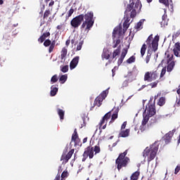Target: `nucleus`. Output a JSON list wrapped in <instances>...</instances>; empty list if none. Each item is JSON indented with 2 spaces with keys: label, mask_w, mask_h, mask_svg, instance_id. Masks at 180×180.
I'll list each match as a JSON object with an SVG mask.
<instances>
[{
  "label": "nucleus",
  "mask_w": 180,
  "mask_h": 180,
  "mask_svg": "<svg viewBox=\"0 0 180 180\" xmlns=\"http://www.w3.org/2000/svg\"><path fill=\"white\" fill-rule=\"evenodd\" d=\"M159 147L160 146L158 145V142L155 141L150 147H146V149L143 150V157L145 158L146 157H148V162L153 161V160L155 158V155H157V153H158Z\"/></svg>",
  "instance_id": "nucleus-1"
},
{
  "label": "nucleus",
  "mask_w": 180,
  "mask_h": 180,
  "mask_svg": "<svg viewBox=\"0 0 180 180\" xmlns=\"http://www.w3.org/2000/svg\"><path fill=\"white\" fill-rule=\"evenodd\" d=\"M129 150H126L124 153H122L119 155L118 158L115 160V165L118 171H120L122 168H126L129 163L130 162V158L126 157L127 155Z\"/></svg>",
  "instance_id": "nucleus-2"
},
{
  "label": "nucleus",
  "mask_w": 180,
  "mask_h": 180,
  "mask_svg": "<svg viewBox=\"0 0 180 180\" xmlns=\"http://www.w3.org/2000/svg\"><path fill=\"white\" fill-rule=\"evenodd\" d=\"M99 153H101V146H99V145H96L94 147L88 146L84 149L82 162H85L88 157L90 160H92V158H94V155H96V154H99Z\"/></svg>",
  "instance_id": "nucleus-3"
},
{
  "label": "nucleus",
  "mask_w": 180,
  "mask_h": 180,
  "mask_svg": "<svg viewBox=\"0 0 180 180\" xmlns=\"http://www.w3.org/2000/svg\"><path fill=\"white\" fill-rule=\"evenodd\" d=\"M141 3L139 0L135 3V6L134 1H132L130 4L127 5L124 13L126 15L128 13V12H131V18H136V16L137 15V12H140V11L141 10Z\"/></svg>",
  "instance_id": "nucleus-4"
},
{
  "label": "nucleus",
  "mask_w": 180,
  "mask_h": 180,
  "mask_svg": "<svg viewBox=\"0 0 180 180\" xmlns=\"http://www.w3.org/2000/svg\"><path fill=\"white\" fill-rule=\"evenodd\" d=\"M84 21L83 22L81 27L82 29L85 28V30H89L92 26H94V23L95 21L94 20V13L93 12H87L85 15H84Z\"/></svg>",
  "instance_id": "nucleus-5"
},
{
  "label": "nucleus",
  "mask_w": 180,
  "mask_h": 180,
  "mask_svg": "<svg viewBox=\"0 0 180 180\" xmlns=\"http://www.w3.org/2000/svg\"><path fill=\"white\" fill-rule=\"evenodd\" d=\"M166 56V64L167 66V72H172L174 68H175V64L176 63V60H175V58L174 57V54L169 53V51H166L165 52Z\"/></svg>",
  "instance_id": "nucleus-6"
},
{
  "label": "nucleus",
  "mask_w": 180,
  "mask_h": 180,
  "mask_svg": "<svg viewBox=\"0 0 180 180\" xmlns=\"http://www.w3.org/2000/svg\"><path fill=\"white\" fill-rule=\"evenodd\" d=\"M158 41H160V36L156 35L153 39V34H151L146 40V44L149 47H151L153 51L158 50Z\"/></svg>",
  "instance_id": "nucleus-7"
},
{
  "label": "nucleus",
  "mask_w": 180,
  "mask_h": 180,
  "mask_svg": "<svg viewBox=\"0 0 180 180\" xmlns=\"http://www.w3.org/2000/svg\"><path fill=\"white\" fill-rule=\"evenodd\" d=\"M158 78V72L157 70H152L150 72H146L144 75V81L148 82H153Z\"/></svg>",
  "instance_id": "nucleus-8"
},
{
  "label": "nucleus",
  "mask_w": 180,
  "mask_h": 180,
  "mask_svg": "<svg viewBox=\"0 0 180 180\" xmlns=\"http://www.w3.org/2000/svg\"><path fill=\"white\" fill-rule=\"evenodd\" d=\"M106 96H108V91L105 90L96 98L94 103V106L91 108V110H92L95 106H98V108H99L101 105H102V102H103V100L106 98Z\"/></svg>",
  "instance_id": "nucleus-9"
},
{
  "label": "nucleus",
  "mask_w": 180,
  "mask_h": 180,
  "mask_svg": "<svg viewBox=\"0 0 180 180\" xmlns=\"http://www.w3.org/2000/svg\"><path fill=\"white\" fill-rule=\"evenodd\" d=\"M82 22H84V14H80L72 19L70 25L74 29H78Z\"/></svg>",
  "instance_id": "nucleus-10"
},
{
  "label": "nucleus",
  "mask_w": 180,
  "mask_h": 180,
  "mask_svg": "<svg viewBox=\"0 0 180 180\" xmlns=\"http://www.w3.org/2000/svg\"><path fill=\"white\" fill-rule=\"evenodd\" d=\"M145 112H147L146 115L150 116V117H153V116L157 113V110H155V100L153 101V103L151 101H149L148 106L146 105Z\"/></svg>",
  "instance_id": "nucleus-11"
},
{
  "label": "nucleus",
  "mask_w": 180,
  "mask_h": 180,
  "mask_svg": "<svg viewBox=\"0 0 180 180\" xmlns=\"http://www.w3.org/2000/svg\"><path fill=\"white\" fill-rule=\"evenodd\" d=\"M74 151L75 150L72 149L68 153V154H65V153L63 152L60 158V161H63L62 164H67V162H68L71 157H72V154H74Z\"/></svg>",
  "instance_id": "nucleus-12"
},
{
  "label": "nucleus",
  "mask_w": 180,
  "mask_h": 180,
  "mask_svg": "<svg viewBox=\"0 0 180 180\" xmlns=\"http://www.w3.org/2000/svg\"><path fill=\"white\" fill-rule=\"evenodd\" d=\"M174 133L175 131H170L163 136L165 144H169V143H171V141L172 140V137L174 136Z\"/></svg>",
  "instance_id": "nucleus-13"
},
{
  "label": "nucleus",
  "mask_w": 180,
  "mask_h": 180,
  "mask_svg": "<svg viewBox=\"0 0 180 180\" xmlns=\"http://www.w3.org/2000/svg\"><path fill=\"white\" fill-rule=\"evenodd\" d=\"M161 4H163L169 9V11H174V3L172 0H159Z\"/></svg>",
  "instance_id": "nucleus-14"
},
{
  "label": "nucleus",
  "mask_w": 180,
  "mask_h": 180,
  "mask_svg": "<svg viewBox=\"0 0 180 180\" xmlns=\"http://www.w3.org/2000/svg\"><path fill=\"white\" fill-rule=\"evenodd\" d=\"M112 117V111H109L107 112L102 118V120L99 122L100 127H102V125H103L105 123H108V120L110 119Z\"/></svg>",
  "instance_id": "nucleus-15"
},
{
  "label": "nucleus",
  "mask_w": 180,
  "mask_h": 180,
  "mask_svg": "<svg viewBox=\"0 0 180 180\" xmlns=\"http://www.w3.org/2000/svg\"><path fill=\"white\" fill-rule=\"evenodd\" d=\"M172 51L175 57L180 58V42H176L174 44Z\"/></svg>",
  "instance_id": "nucleus-16"
},
{
  "label": "nucleus",
  "mask_w": 180,
  "mask_h": 180,
  "mask_svg": "<svg viewBox=\"0 0 180 180\" xmlns=\"http://www.w3.org/2000/svg\"><path fill=\"white\" fill-rule=\"evenodd\" d=\"M78 63H79V56H75L70 64V70H74L78 65Z\"/></svg>",
  "instance_id": "nucleus-17"
},
{
  "label": "nucleus",
  "mask_w": 180,
  "mask_h": 180,
  "mask_svg": "<svg viewBox=\"0 0 180 180\" xmlns=\"http://www.w3.org/2000/svg\"><path fill=\"white\" fill-rule=\"evenodd\" d=\"M111 112H113V114L111 116V120L110 123H113L116 119H117V115L119 113V108H113Z\"/></svg>",
  "instance_id": "nucleus-18"
},
{
  "label": "nucleus",
  "mask_w": 180,
  "mask_h": 180,
  "mask_svg": "<svg viewBox=\"0 0 180 180\" xmlns=\"http://www.w3.org/2000/svg\"><path fill=\"white\" fill-rule=\"evenodd\" d=\"M50 32H44L39 39L38 41L39 43L41 44L43 43L47 37H50Z\"/></svg>",
  "instance_id": "nucleus-19"
},
{
  "label": "nucleus",
  "mask_w": 180,
  "mask_h": 180,
  "mask_svg": "<svg viewBox=\"0 0 180 180\" xmlns=\"http://www.w3.org/2000/svg\"><path fill=\"white\" fill-rule=\"evenodd\" d=\"M168 16L167 15V10L165 9V14L162 16V22L161 25H163V26H167L168 25Z\"/></svg>",
  "instance_id": "nucleus-20"
},
{
  "label": "nucleus",
  "mask_w": 180,
  "mask_h": 180,
  "mask_svg": "<svg viewBox=\"0 0 180 180\" xmlns=\"http://www.w3.org/2000/svg\"><path fill=\"white\" fill-rule=\"evenodd\" d=\"M130 134V129H126L124 131H121L119 134L118 137H129V135Z\"/></svg>",
  "instance_id": "nucleus-21"
},
{
  "label": "nucleus",
  "mask_w": 180,
  "mask_h": 180,
  "mask_svg": "<svg viewBox=\"0 0 180 180\" xmlns=\"http://www.w3.org/2000/svg\"><path fill=\"white\" fill-rule=\"evenodd\" d=\"M68 53V50L67 48L63 47L60 52V60H65V57H67V53Z\"/></svg>",
  "instance_id": "nucleus-22"
},
{
  "label": "nucleus",
  "mask_w": 180,
  "mask_h": 180,
  "mask_svg": "<svg viewBox=\"0 0 180 180\" xmlns=\"http://www.w3.org/2000/svg\"><path fill=\"white\" fill-rule=\"evenodd\" d=\"M119 36H122V27H115L112 32V37H115V34H117Z\"/></svg>",
  "instance_id": "nucleus-23"
},
{
  "label": "nucleus",
  "mask_w": 180,
  "mask_h": 180,
  "mask_svg": "<svg viewBox=\"0 0 180 180\" xmlns=\"http://www.w3.org/2000/svg\"><path fill=\"white\" fill-rule=\"evenodd\" d=\"M122 49V46L120 45L117 49L113 51L112 53V58H116L119 54H120V50Z\"/></svg>",
  "instance_id": "nucleus-24"
},
{
  "label": "nucleus",
  "mask_w": 180,
  "mask_h": 180,
  "mask_svg": "<svg viewBox=\"0 0 180 180\" xmlns=\"http://www.w3.org/2000/svg\"><path fill=\"white\" fill-rule=\"evenodd\" d=\"M139 176H140V172L136 171L131 175L130 179L131 180H139Z\"/></svg>",
  "instance_id": "nucleus-25"
},
{
  "label": "nucleus",
  "mask_w": 180,
  "mask_h": 180,
  "mask_svg": "<svg viewBox=\"0 0 180 180\" xmlns=\"http://www.w3.org/2000/svg\"><path fill=\"white\" fill-rule=\"evenodd\" d=\"M57 92H58V88L51 86V96H56L57 95Z\"/></svg>",
  "instance_id": "nucleus-26"
},
{
  "label": "nucleus",
  "mask_w": 180,
  "mask_h": 180,
  "mask_svg": "<svg viewBox=\"0 0 180 180\" xmlns=\"http://www.w3.org/2000/svg\"><path fill=\"white\" fill-rule=\"evenodd\" d=\"M166 102H167V99L165 98V97H160L158 101V105L159 106H164Z\"/></svg>",
  "instance_id": "nucleus-27"
},
{
  "label": "nucleus",
  "mask_w": 180,
  "mask_h": 180,
  "mask_svg": "<svg viewBox=\"0 0 180 180\" xmlns=\"http://www.w3.org/2000/svg\"><path fill=\"white\" fill-rule=\"evenodd\" d=\"M150 117H151L148 115V114H146V116H144V115H143V118L142 120V126H146V124H147V123H148V120H150Z\"/></svg>",
  "instance_id": "nucleus-28"
},
{
  "label": "nucleus",
  "mask_w": 180,
  "mask_h": 180,
  "mask_svg": "<svg viewBox=\"0 0 180 180\" xmlns=\"http://www.w3.org/2000/svg\"><path fill=\"white\" fill-rule=\"evenodd\" d=\"M58 115L60 117V120H64V115L65 112L60 108L57 109Z\"/></svg>",
  "instance_id": "nucleus-29"
},
{
  "label": "nucleus",
  "mask_w": 180,
  "mask_h": 180,
  "mask_svg": "<svg viewBox=\"0 0 180 180\" xmlns=\"http://www.w3.org/2000/svg\"><path fill=\"white\" fill-rule=\"evenodd\" d=\"M79 137L78 136V132H77V129H75L73 134L72 135V141H77Z\"/></svg>",
  "instance_id": "nucleus-30"
},
{
  "label": "nucleus",
  "mask_w": 180,
  "mask_h": 180,
  "mask_svg": "<svg viewBox=\"0 0 180 180\" xmlns=\"http://www.w3.org/2000/svg\"><path fill=\"white\" fill-rule=\"evenodd\" d=\"M144 20H141L135 26V29H136V30H140V29H143V24L144 23Z\"/></svg>",
  "instance_id": "nucleus-31"
},
{
  "label": "nucleus",
  "mask_w": 180,
  "mask_h": 180,
  "mask_svg": "<svg viewBox=\"0 0 180 180\" xmlns=\"http://www.w3.org/2000/svg\"><path fill=\"white\" fill-rule=\"evenodd\" d=\"M147 50V45L143 44L141 48V57H144V54H146V51Z\"/></svg>",
  "instance_id": "nucleus-32"
},
{
  "label": "nucleus",
  "mask_w": 180,
  "mask_h": 180,
  "mask_svg": "<svg viewBox=\"0 0 180 180\" xmlns=\"http://www.w3.org/2000/svg\"><path fill=\"white\" fill-rule=\"evenodd\" d=\"M68 78V76L67 75H61L60 77L59 78V82H60V84H65Z\"/></svg>",
  "instance_id": "nucleus-33"
},
{
  "label": "nucleus",
  "mask_w": 180,
  "mask_h": 180,
  "mask_svg": "<svg viewBox=\"0 0 180 180\" xmlns=\"http://www.w3.org/2000/svg\"><path fill=\"white\" fill-rule=\"evenodd\" d=\"M101 57L103 60V58H105V60H109V58H110V54H109V51H104L103 52Z\"/></svg>",
  "instance_id": "nucleus-34"
},
{
  "label": "nucleus",
  "mask_w": 180,
  "mask_h": 180,
  "mask_svg": "<svg viewBox=\"0 0 180 180\" xmlns=\"http://www.w3.org/2000/svg\"><path fill=\"white\" fill-rule=\"evenodd\" d=\"M56 47V40L51 41V46L49 49V53H53V50H54V48Z\"/></svg>",
  "instance_id": "nucleus-35"
},
{
  "label": "nucleus",
  "mask_w": 180,
  "mask_h": 180,
  "mask_svg": "<svg viewBox=\"0 0 180 180\" xmlns=\"http://www.w3.org/2000/svg\"><path fill=\"white\" fill-rule=\"evenodd\" d=\"M130 26V22H127L126 21L123 23V33H126L127 29H129Z\"/></svg>",
  "instance_id": "nucleus-36"
},
{
  "label": "nucleus",
  "mask_w": 180,
  "mask_h": 180,
  "mask_svg": "<svg viewBox=\"0 0 180 180\" xmlns=\"http://www.w3.org/2000/svg\"><path fill=\"white\" fill-rule=\"evenodd\" d=\"M127 64H132V63H136V56H132L127 60Z\"/></svg>",
  "instance_id": "nucleus-37"
},
{
  "label": "nucleus",
  "mask_w": 180,
  "mask_h": 180,
  "mask_svg": "<svg viewBox=\"0 0 180 180\" xmlns=\"http://www.w3.org/2000/svg\"><path fill=\"white\" fill-rule=\"evenodd\" d=\"M151 59V51H148L147 53V56L146 57V64H148L150 63V60Z\"/></svg>",
  "instance_id": "nucleus-38"
},
{
  "label": "nucleus",
  "mask_w": 180,
  "mask_h": 180,
  "mask_svg": "<svg viewBox=\"0 0 180 180\" xmlns=\"http://www.w3.org/2000/svg\"><path fill=\"white\" fill-rule=\"evenodd\" d=\"M179 36H180V30L173 33L172 40H175L177 37H179Z\"/></svg>",
  "instance_id": "nucleus-39"
},
{
  "label": "nucleus",
  "mask_w": 180,
  "mask_h": 180,
  "mask_svg": "<svg viewBox=\"0 0 180 180\" xmlns=\"http://www.w3.org/2000/svg\"><path fill=\"white\" fill-rule=\"evenodd\" d=\"M58 81V76L57 75H53L51 79V84H56Z\"/></svg>",
  "instance_id": "nucleus-40"
},
{
  "label": "nucleus",
  "mask_w": 180,
  "mask_h": 180,
  "mask_svg": "<svg viewBox=\"0 0 180 180\" xmlns=\"http://www.w3.org/2000/svg\"><path fill=\"white\" fill-rule=\"evenodd\" d=\"M50 15H51V11H50V9L45 11L44 13V19H47Z\"/></svg>",
  "instance_id": "nucleus-41"
},
{
  "label": "nucleus",
  "mask_w": 180,
  "mask_h": 180,
  "mask_svg": "<svg viewBox=\"0 0 180 180\" xmlns=\"http://www.w3.org/2000/svg\"><path fill=\"white\" fill-rule=\"evenodd\" d=\"M158 80H156L154 82L150 83L148 86H151V88H157V85H158Z\"/></svg>",
  "instance_id": "nucleus-42"
},
{
  "label": "nucleus",
  "mask_w": 180,
  "mask_h": 180,
  "mask_svg": "<svg viewBox=\"0 0 180 180\" xmlns=\"http://www.w3.org/2000/svg\"><path fill=\"white\" fill-rule=\"evenodd\" d=\"M44 41V46L45 47H49V46H51V41L50 39H46Z\"/></svg>",
  "instance_id": "nucleus-43"
},
{
  "label": "nucleus",
  "mask_w": 180,
  "mask_h": 180,
  "mask_svg": "<svg viewBox=\"0 0 180 180\" xmlns=\"http://www.w3.org/2000/svg\"><path fill=\"white\" fill-rule=\"evenodd\" d=\"M167 72V67H164L162 69V71H161V73H160V78H162V77H164V75H165Z\"/></svg>",
  "instance_id": "nucleus-44"
},
{
  "label": "nucleus",
  "mask_w": 180,
  "mask_h": 180,
  "mask_svg": "<svg viewBox=\"0 0 180 180\" xmlns=\"http://www.w3.org/2000/svg\"><path fill=\"white\" fill-rule=\"evenodd\" d=\"M60 71H62V72H68V65H65L61 67L60 66Z\"/></svg>",
  "instance_id": "nucleus-45"
},
{
  "label": "nucleus",
  "mask_w": 180,
  "mask_h": 180,
  "mask_svg": "<svg viewBox=\"0 0 180 180\" xmlns=\"http://www.w3.org/2000/svg\"><path fill=\"white\" fill-rule=\"evenodd\" d=\"M129 79H126L123 82L122 88H127V86H129Z\"/></svg>",
  "instance_id": "nucleus-46"
},
{
  "label": "nucleus",
  "mask_w": 180,
  "mask_h": 180,
  "mask_svg": "<svg viewBox=\"0 0 180 180\" xmlns=\"http://www.w3.org/2000/svg\"><path fill=\"white\" fill-rule=\"evenodd\" d=\"M84 44V41H81L79 42L77 46V51H79L81 49H82V45Z\"/></svg>",
  "instance_id": "nucleus-47"
},
{
  "label": "nucleus",
  "mask_w": 180,
  "mask_h": 180,
  "mask_svg": "<svg viewBox=\"0 0 180 180\" xmlns=\"http://www.w3.org/2000/svg\"><path fill=\"white\" fill-rule=\"evenodd\" d=\"M127 51H128L127 49H123L121 53V57H124H124H126V56L127 55Z\"/></svg>",
  "instance_id": "nucleus-48"
},
{
  "label": "nucleus",
  "mask_w": 180,
  "mask_h": 180,
  "mask_svg": "<svg viewBox=\"0 0 180 180\" xmlns=\"http://www.w3.org/2000/svg\"><path fill=\"white\" fill-rule=\"evenodd\" d=\"M72 13H74V8H71L70 11L68 13V16H66L67 18H70V16L72 15Z\"/></svg>",
  "instance_id": "nucleus-49"
},
{
  "label": "nucleus",
  "mask_w": 180,
  "mask_h": 180,
  "mask_svg": "<svg viewBox=\"0 0 180 180\" xmlns=\"http://www.w3.org/2000/svg\"><path fill=\"white\" fill-rule=\"evenodd\" d=\"M68 176V172L64 171L61 174L62 179H65V178H67Z\"/></svg>",
  "instance_id": "nucleus-50"
},
{
  "label": "nucleus",
  "mask_w": 180,
  "mask_h": 180,
  "mask_svg": "<svg viewBox=\"0 0 180 180\" xmlns=\"http://www.w3.org/2000/svg\"><path fill=\"white\" fill-rule=\"evenodd\" d=\"M124 60V58L123 56H120V58L118 59V61H117V65H122Z\"/></svg>",
  "instance_id": "nucleus-51"
},
{
  "label": "nucleus",
  "mask_w": 180,
  "mask_h": 180,
  "mask_svg": "<svg viewBox=\"0 0 180 180\" xmlns=\"http://www.w3.org/2000/svg\"><path fill=\"white\" fill-rule=\"evenodd\" d=\"M120 42H121L120 39H117L115 44L112 46V49H116V47H117V46H119Z\"/></svg>",
  "instance_id": "nucleus-52"
},
{
  "label": "nucleus",
  "mask_w": 180,
  "mask_h": 180,
  "mask_svg": "<svg viewBox=\"0 0 180 180\" xmlns=\"http://www.w3.org/2000/svg\"><path fill=\"white\" fill-rule=\"evenodd\" d=\"M73 141L75 142V146H82V143H81V139H79V138Z\"/></svg>",
  "instance_id": "nucleus-53"
},
{
  "label": "nucleus",
  "mask_w": 180,
  "mask_h": 180,
  "mask_svg": "<svg viewBox=\"0 0 180 180\" xmlns=\"http://www.w3.org/2000/svg\"><path fill=\"white\" fill-rule=\"evenodd\" d=\"M126 126H127V122L125 121L123 122V124L121 126V130H124L126 129Z\"/></svg>",
  "instance_id": "nucleus-54"
},
{
  "label": "nucleus",
  "mask_w": 180,
  "mask_h": 180,
  "mask_svg": "<svg viewBox=\"0 0 180 180\" xmlns=\"http://www.w3.org/2000/svg\"><path fill=\"white\" fill-rule=\"evenodd\" d=\"M55 180H65V179H63V178L61 177V176L60 175L59 173H58V174L56 175Z\"/></svg>",
  "instance_id": "nucleus-55"
},
{
  "label": "nucleus",
  "mask_w": 180,
  "mask_h": 180,
  "mask_svg": "<svg viewBox=\"0 0 180 180\" xmlns=\"http://www.w3.org/2000/svg\"><path fill=\"white\" fill-rule=\"evenodd\" d=\"M179 171H180V166L177 165L174 170L175 175H176V174H178V172H179Z\"/></svg>",
  "instance_id": "nucleus-56"
},
{
  "label": "nucleus",
  "mask_w": 180,
  "mask_h": 180,
  "mask_svg": "<svg viewBox=\"0 0 180 180\" xmlns=\"http://www.w3.org/2000/svg\"><path fill=\"white\" fill-rule=\"evenodd\" d=\"M176 106L177 108H179V106H180V96H179V99H177V100L176 101Z\"/></svg>",
  "instance_id": "nucleus-57"
},
{
  "label": "nucleus",
  "mask_w": 180,
  "mask_h": 180,
  "mask_svg": "<svg viewBox=\"0 0 180 180\" xmlns=\"http://www.w3.org/2000/svg\"><path fill=\"white\" fill-rule=\"evenodd\" d=\"M125 15H126V20H124V22H128V23H130V18H131V17H129V16H127V13L126 14L125 13Z\"/></svg>",
  "instance_id": "nucleus-58"
},
{
  "label": "nucleus",
  "mask_w": 180,
  "mask_h": 180,
  "mask_svg": "<svg viewBox=\"0 0 180 180\" xmlns=\"http://www.w3.org/2000/svg\"><path fill=\"white\" fill-rule=\"evenodd\" d=\"M78 43V41H75V38H74V39H72V40H71V44H74L75 46H77V44Z\"/></svg>",
  "instance_id": "nucleus-59"
},
{
  "label": "nucleus",
  "mask_w": 180,
  "mask_h": 180,
  "mask_svg": "<svg viewBox=\"0 0 180 180\" xmlns=\"http://www.w3.org/2000/svg\"><path fill=\"white\" fill-rule=\"evenodd\" d=\"M70 43H71V40L68 39L65 42V44L67 46V47H68L70 46Z\"/></svg>",
  "instance_id": "nucleus-60"
},
{
  "label": "nucleus",
  "mask_w": 180,
  "mask_h": 180,
  "mask_svg": "<svg viewBox=\"0 0 180 180\" xmlns=\"http://www.w3.org/2000/svg\"><path fill=\"white\" fill-rule=\"evenodd\" d=\"M56 29H57L58 30H61V29H63V25H58V26L56 27Z\"/></svg>",
  "instance_id": "nucleus-61"
},
{
  "label": "nucleus",
  "mask_w": 180,
  "mask_h": 180,
  "mask_svg": "<svg viewBox=\"0 0 180 180\" xmlns=\"http://www.w3.org/2000/svg\"><path fill=\"white\" fill-rule=\"evenodd\" d=\"M146 86H147V85H146V84L142 85L141 87L139 89V91H141V90L144 89V88H146Z\"/></svg>",
  "instance_id": "nucleus-62"
},
{
  "label": "nucleus",
  "mask_w": 180,
  "mask_h": 180,
  "mask_svg": "<svg viewBox=\"0 0 180 180\" xmlns=\"http://www.w3.org/2000/svg\"><path fill=\"white\" fill-rule=\"evenodd\" d=\"M112 77H115V72H116V70H115V69H112Z\"/></svg>",
  "instance_id": "nucleus-63"
},
{
  "label": "nucleus",
  "mask_w": 180,
  "mask_h": 180,
  "mask_svg": "<svg viewBox=\"0 0 180 180\" xmlns=\"http://www.w3.org/2000/svg\"><path fill=\"white\" fill-rule=\"evenodd\" d=\"M86 141H88V138L86 137L83 139V143H86Z\"/></svg>",
  "instance_id": "nucleus-64"
}]
</instances>
